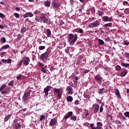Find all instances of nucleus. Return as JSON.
I'll list each match as a JSON object with an SVG mask.
<instances>
[{"label": "nucleus", "mask_w": 129, "mask_h": 129, "mask_svg": "<svg viewBox=\"0 0 129 129\" xmlns=\"http://www.w3.org/2000/svg\"><path fill=\"white\" fill-rule=\"evenodd\" d=\"M67 39L68 42H70V45L73 46V45L75 44V42H76L78 39V35H77V34H73L70 33L67 36Z\"/></svg>", "instance_id": "nucleus-1"}, {"label": "nucleus", "mask_w": 129, "mask_h": 129, "mask_svg": "<svg viewBox=\"0 0 129 129\" xmlns=\"http://www.w3.org/2000/svg\"><path fill=\"white\" fill-rule=\"evenodd\" d=\"M30 63V57H24L22 60H20L19 66H22V64H23L24 66H28Z\"/></svg>", "instance_id": "nucleus-2"}, {"label": "nucleus", "mask_w": 129, "mask_h": 129, "mask_svg": "<svg viewBox=\"0 0 129 129\" xmlns=\"http://www.w3.org/2000/svg\"><path fill=\"white\" fill-rule=\"evenodd\" d=\"M31 95V91H28L25 92L22 97V102L23 103H27L29 101V98H30V96Z\"/></svg>", "instance_id": "nucleus-3"}, {"label": "nucleus", "mask_w": 129, "mask_h": 129, "mask_svg": "<svg viewBox=\"0 0 129 129\" xmlns=\"http://www.w3.org/2000/svg\"><path fill=\"white\" fill-rule=\"evenodd\" d=\"M73 112L72 111H70L68 112L67 113V115H66L64 116V119H68L70 117V119L71 120H76L77 119V116L75 115H73Z\"/></svg>", "instance_id": "nucleus-4"}, {"label": "nucleus", "mask_w": 129, "mask_h": 129, "mask_svg": "<svg viewBox=\"0 0 129 129\" xmlns=\"http://www.w3.org/2000/svg\"><path fill=\"white\" fill-rule=\"evenodd\" d=\"M13 124L15 129H20L22 127V124H21V121H19V119L15 118L13 120Z\"/></svg>", "instance_id": "nucleus-5"}, {"label": "nucleus", "mask_w": 129, "mask_h": 129, "mask_svg": "<svg viewBox=\"0 0 129 129\" xmlns=\"http://www.w3.org/2000/svg\"><path fill=\"white\" fill-rule=\"evenodd\" d=\"M48 58H49V53H48L47 52H45L40 55V60H42V62H45V60H47Z\"/></svg>", "instance_id": "nucleus-6"}, {"label": "nucleus", "mask_w": 129, "mask_h": 129, "mask_svg": "<svg viewBox=\"0 0 129 129\" xmlns=\"http://www.w3.org/2000/svg\"><path fill=\"white\" fill-rule=\"evenodd\" d=\"M90 127H91L92 129H101V127H102V123L97 122L96 127L94 126V124L92 123L90 125Z\"/></svg>", "instance_id": "nucleus-7"}, {"label": "nucleus", "mask_w": 129, "mask_h": 129, "mask_svg": "<svg viewBox=\"0 0 129 129\" xmlns=\"http://www.w3.org/2000/svg\"><path fill=\"white\" fill-rule=\"evenodd\" d=\"M100 25V22L99 20H96L95 22H93L89 24L90 28H96Z\"/></svg>", "instance_id": "nucleus-8"}, {"label": "nucleus", "mask_w": 129, "mask_h": 129, "mask_svg": "<svg viewBox=\"0 0 129 129\" xmlns=\"http://www.w3.org/2000/svg\"><path fill=\"white\" fill-rule=\"evenodd\" d=\"M94 79L98 83H102L103 82V79L100 76V75H97L94 77Z\"/></svg>", "instance_id": "nucleus-9"}, {"label": "nucleus", "mask_w": 129, "mask_h": 129, "mask_svg": "<svg viewBox=\"0 0 129 129\" xmlns=\"http://www.w3.org/2000/svg\"><path fill=\"white\" fill-rule=\"evenodd\" d=\"M92 108L94 110V113H97L99 111V104H95L93 105Z\"/></svg>", "instance_id": "nucleus-10"}, {"label": "nucleus", "mask_w": 129, "mask_h": 129, "mask_svg": "<svg viewBox=\"0 0 129 129\" xmlns=\"http://www.w3.org/2000/svg\"><path fill=\"white\" fill-rule=\"evenodd\" d=\"M40 20L43 22V23H45V24H49V20L44 15V14H42L40 16Z\"/></svg>", "instance_id": "nucleus-11"}, {"label": "nucleus", "mask_w": 129, "mask_h": 129, "mask_svg": "<svg viewBox=\"0 0 129 129\" xmlns=\"http://www.w3.org/2000/svg\"><path fill=\"white\" fill-rule=\"evenodd\" d=\"M51 89H52V87H51L50 86H47L46 88H44V92L46 96H48V95H49V91H50Z\"/></svg>", "instance_id": "nucleus-12"}, {"label": "nucleus", "mask_w": 129, "mask_h": 129, "mask_svg": "<svg viewBox=\"0 0 129 129\" xmlns=\"http://www.w3.org/2000/svg\"><path fill=\"white\" fill-rule=\"evenodd\" d=\"M53 5V7H54L55 9H58L60 6L61 4L58 0H54L52 2Z\"/></svg>", "instance_id": "nucleus-13"}, {"label": "nucleus", "mask_w": 129, "mask_h": 129, "mask_svg": "<svg viewBox=\"0 0 129 129\" xmlns=\"http://www.w3.org/2000/svg\"><path fill=\"white\" fill-rule=\"evenodd\" d=\"M102 19L103 22H111L112 21V17H111L103 16Z\"/></svg>", "instance_id": "nucleus-14"}, {"label": "nucleus", "mask_w": 129, "mask_h": 129, "mask_svg": "<svg viewBox=\"0 0 129 129\" xmlns=\"http://www.w3.org/2000/svg\"><path fill=\"white\" fill-rule=\"evenodd\" d=\"M56 123H57V120H56L55 118L51 119L50 122H49V124L51 125V126H54V125H56Z\"/></svg>", "instance_id": "nucleus-15"}, {"label": "nucleus", "mask_w": 129, "mask_h": 129, "mask_svg": "<svg viewBox=\"0 0 129 129\" xmlns=\"http://www.w3.org/2000/svg\"><path fill=\"white\" fill-rule=\"evenodd\" d=\"M67 90L69 92V94L71 95L72 94H73V89L71 86H69L67 87Z\"/></svg>", "instance_id": "nucleus-16"}, {"label": "nucleus", "mask_w": 129, "mask_h": 129, "mask_svg": "<svg viewBox=\"0 0 129 129\" xmlns=\"http://www.w3.org/2000/svg\"><path fill=\"white\" fill-rule=\"evenodd\" d=\"M28 17H30V18H32V17H34V14H33L31 12H28L27 13H25L24 15L23 16V18H28Z\"/></svg>", "instance_id": "nucleus-17"}, {"label": "nucleus", "mask_w": 129, "mask_h": 129, "mask_svg": "<svg viewBox=\"0 0 129 129\" xmlns=\"http://www.w3.org/2000/svg\"><path fill=\"white\" fill-rule=\"evenodd\" d=\"M114 92L115 95L117 97H118V98H121V96H120V93H119V91L118 90V89H115Z\"/></svg>", "instance_id": "nucleus-18"}, {"label": "nucleus", "mask_w": 129, "mask_h": 129, "mask_svg": "<svg viewBox=\"0 0 129 129\" xmlns=\"http://www.w3.org/2000/svg\"><path fill=\"white\" fill-rule=\"evenodd\" d=\"M126 74H127V70H126L121 72L120 76L121 77H124Z\"/></svg>", "instance_id": "nucleus-19"}, {"label": "nucleus", "mask_w": 129, "mask_h": 129, "mask_svg": "<svg viewBox=\"0 0 129 129\" xmlns=\"http://www.w3.org/2000/svg\"><path fill=\"white\" fill-rule=\"evenodd\" d=\"M44 5L45 7H47V8H49V7H50V6L51 5V2H50L49 1H45L44 3Z\"/></svg>", "instance_id": "nucleus-20"}, {"label": "nucleus", "mask_w": 129, "mask_h": 129, "mask_svg": "<svg viewBox=\"0 0 129 129\" xmlns=\"http://www.w3.org/2000/svg\"><path fill=\"white\" fill-rule=\"evenodd\" d=\"M12 117V114H9L7 115L5 118H4V122H6V121H8L10 118Z\"/></svg>", "instance_id": "nucleus-21"}, {"label": "nucleus", "mask_w": 129, "mask_h": 129, "mask_svg": "<svg viewBox=\"0 0 129 129\" xmlns=\"http://www.w3.org/2000/svg\"><path fill=\"white\" fill-rule=\"evenodd\" d=\"M9 47L10 45L9 44H6L0 48V51H3V50H5V49H9Z\"/></svg>", "instance_id": "nucleus-22"}, {"label": "nucleus", "mask_w": 129, "mask_h": 129, "mask_svg": "<svg viewBox=\"0 0 129 129\" xmlns=\"http://www.w3.org/2000/svg\"><path fill=\"white\" fill-rule=\"evenodd\" d=\"M67 100L68 102H72L73 101V97L71 96H69L67 97Z\"/></svg>", "instance_id": "nucleus-23"}, {"label": "nucleus", "mask_w": 129, "mask_h": 129, "mask_svg": "<svg viewBox=\"0 0 129 129\" xmlns=\"http://www.w3.org/2000/svg\"><path fill=\"white\" fill-rule=\"evenodd\" d=\"M8 89H5V90H3L1 92V94L3 95H6V94H9V91Z\"/></svg>", "instance_id": "nucleus-24"}, {"label": "nucleus", "mask_w": 129, "mask_h": 129, "mask_svg": "<svg viewBox=\"0 0 129 129\" xmlns=\"http://www.w3.org/2000/svg\"><path fill=\"white\" fill-rule=\"evenodd\" d=\"M103 90L106 91L107 89H106L104 87L102 88V89H100L98 92L99 94H102L103 93Z\"/></svg>", "instance_id": "nucleus-25"}, {"label": "nucleus", "mask_w": 129, "mask_h": 129, "mask_svg": "<svg viewBox=\"0 0 129 129\" xmlns=\"http://www.w3.org/2000/svg\"><path fill=\"white\" fill-rule=\"evenodd\" d=\"M46 35H47V37H48V38L49 37H51V30H50L49 29H47L46 30Z\"/></svg>", "instance_id": "nucleus-26"}, {"label": "nucleus", "mask_w": 129, "mask_h": 129, "mask_svg": "<svg viewBox=\"0 0 129 129\" xmlns=\"http://www.w3.org/2000/svg\"><path fill=\"white\" fill-rule=\"evenodd\" d=\"M61 90V89H57L56 88H54L53 92L54 93H55V94H57V93H60V91Z\"/></svg>", "instance_id": "nucleus-27"}, {"label": "nucleus", "mask_w": 129, "mask_h": 129, "mask_svg": "<svg viewBox=\"0 0 129 129\" xmlns=\"http://www.w3.org/2000/svg\"><path fill=\"white\" fill-rule=\"evenodd\" d=\"M6 87H7V84H4L2 85L1 86V87H0V92H2V91L4 90V89H5V88H6Z\"/></svg>", "instance_id": "nucleus-28"}, {"label": "nucleus", "mask_w": 129, "mask_h": 129, "mask_svg": "<svg viewBox=\"0 0 129 129\" xmlns=\"http://www.w3.org/2000/svg\"><path fill=\"white\" fill-rule=\"evenodd\" d=\"M104 26L105 27H112V23H107V24H105L104 25Z\"/></svg>", "instance_id": "nucleus-29"}, {"label": "nucleus", "mask_w": 129, "mask_h": 129, "mask_svg": "<svg viewBox=\"0 0 129 129\" xmlns=\"http://www.w3.org/2000/svg\"><path fill=\"white\" fill-rule=\"evenodd\" d=\"M98 42L100 45H104V41H103V40L102 39H98Z\"/></svg>", "instance_id": "nucleus-30"}, {"label": "nucleus", "mask_w": 129, "mask_h": 129, "mask_svg": "<svg viewBox=\"0 0 129 129\" xmlns=\"http://www.w3.org/2000/svg\"><path fill=\"white\" fill-rule=\"evenodd\" d=\"M56 96L59 99H60L61 97H62V94H61L60 92L58 93L57 94H56Z\"/></svg>", "instance_id": "nucleus-31"}, {"label": "nucleus", "mask_w": 129, "mask_h": 129, "mask_svg": "<svg viewBox=\"0 0 129 129\" xmlns=\"http://www.w3.org/2000/svg\"><path fill=\"white\" fill-rule=\"evenodd\" d=\"M103 106H104V104L102 103L100 107V112H102V111H103Z\"/></svg>", "instance_id": "nucleus-32"}, {"label": "nucleus", "mask_w": 129, "mask_h": 129, "mask_svg": "<svg viewBox=\"0 0 129 129\" xmlns=\"http://www.w3.org/2000/svg\"><path fill=\"white\" fill-rule=\"evenodd\" d=\"M14 82H15V81L12 80L9 83L8 85L9 86H13L14 85Z\"/></svg>", "instance_id": "nucleus-33"}, {"label": "nucleus", "mask_w": 129, "mask_h": 129, "mask_svg": "<svg viewBox=\"0 0 129 129\" xmlns=\"http://www.w3.org/2000/svg\"><path fill=\"white\" fill-rule=\"evenodd\" d=\"M46 46H40L38 47L39 50H45Z\"/></svg>", "instance_id": "nucleus-34"}, {"label": "nucleus", "mask_w": 129, "mask_h": 129, "mask_svg": "<svg viewBox=\"0 0 129 129\" xmlns=\"http://www.w3.org/2000/svg\"><path fill=\"white\" fill-rule=\"evenodd\" d=\"M78 33L80 34H84V32L83 31V29L81 28H79V31Z\"/></svg>", "instance_id": "nucleus-35"}, {"label": "nucleus", "mask_w": 129, "mask_h": 129, "mask_svg": "<svg viewBox=\"0 0 129 129\" xmlns=\"http://www.w3.org/2000/svg\"><path fill=\"white\" fill-rule=\"evenodd\" d=\"M124 116H125L126 117H128V118H129V112H128V111L125 112L124 113Z\"/></svg>", "instance_id": "nucleus-36"}, {"label": "nucleus", "mask_w": 129, "mask_h": 129, "mask_svg": "<svg viewBox=\"0 0 129 129\" xmlns=\"http://www.w3.org/2000/svg\"><path fill=\"white\" fill-rule=\"evenodd\" d=\"M124 14L128 15V14H129V8H126L124 10Z\"/></svg>", "instance_id": "nucleus-37"}, {"label": "nucleus", "mask_w": 129, "mask_h": 129, "mask_svg": "<svg viewBox=\"0 0 129 129\" xmlns=\"http://www.w3.org/2000/svg\"><path fill=\"white\" fill-rule=\"evenodd\" d=\"M115 69H116V70H117V71H119V70H120V69H121V67H120V66H117L115 67Z\"/></svg>", "instance_id": "nucleus-38"}, {"label": "nucleus", "mask_w": 129, "mask_h": 129, "mask_svg": "<svg viewBox=\"0 0 129 129\" xmlns=\"http://www.w3.org/2000/svg\"><path fill=\"white\" fill-rule=\"evenodd\" d=\"M26 29L27 28H26L25 27H23V28H22L21 30V33H24L25 32H26Z\"/></svg>", "instance_id": "nucleus-39"}, {"label": "nucleus", "mask_w": 129, "mask_h": 129, "mask_svg": "<svg viewBox=\"0 0 129 129\" xmlns=\"http://www.w3.org/2000/svg\"><path fill=\"white\" fill-rule=\"evenodd\" d=\"M14 15L15 18H20V15L19 14H18V13H14Z\"/></svg>", "instance_id": "nucleus-40"}, {"label": "nucleus", "mask_w": 129, "mask_h": 129, "mask_svg": "<svg viewBox=\"0 0 129 129\" xmlns=\"http://www.w3.org/2000/svg\"><path fill=\"white\" fill-rule=\"evenodd\" d=\"M41 72L43 73H46L47 71L46 70H45V69L44 68V67H41Z\"/></svg>", "instance_id": "nucleus-41"}, {"label": "nucleus", "mask_w": 129, "mask_h": 129, "mask_svg": "<svg viewBox=\"0 0 129 129\" xmlns=\"http://www.w3.org/2000/svg\"><path fill=\"white\" fill-rule=\"evenodd\" d=\"M21 38H22L21 34H18L17 36V41H20V40H21Z\"/></svg>", "instance_id": "nucleus-42"}, {"label": "nucleus", "mask_w": 129, "mask_h": 129, "mask_svg": "<svg viewBox=\"0 0 129 129\" xmlns=\"http://www.w3.org/2000/svg\"><path fill=\"white\" fill-rule=\"evenodd\" d=\"M74 84L75 86H77V84H78V81L74 80Z\"/></svg>", "instance_id": "nucleus-43"}, {"label": "nucleus", "mask_w": 129, "mask_h": 129, "mask_svg": "<svg viewBox=\"0 0 129 129\" xmlns=\"http://www.w3.org/2000/svg\"><path fill=\"white\" fill-rule=\"evenodd\" d=\"M103 14H104L103 12H102V11L99 12L98 15L100 17H102V16H103Z\"/></svg>", "instance_id": "nucleus-44"}, {"label": "nucleus", "mask_w": 129, "mask_h": 129, "mask_svg": "<svg viewBox=\"0 0 129 129\" xmlns=\"http://www.w3.org/2000/svg\"><path fill=\"white\" fill-rule=\"evenodd\" d=\"M45 116H44V115H42L40 117V120L42 121L43 120V119H45Z\"/></svg>", "instance_id": "nucleus-45"}, {"label": "nucleus", "mask_w": 129, "mask_h": 129, "mask_svg": "<svg viewBox=\"0 0 129 129\" xmlns=\"http://www.w3.org/2000/svg\"><path fill=\"white\" fill-rule=\"evenodd\" d=\"M124 55L126 58H129V53L128 52H125Z\"/></svg>", "instance_id": "nucleus-46"}, {"label": "nucleus", "mask_w": 129, "mask_h": 129, "mask_svg": "<svg viewBox=\"0 0 129 129\" xmlns=\"http://www.w3.org/2000/svg\"><path fill=\"white\" fill-rule=\"evenodd\" d=\"M2 42H3V43H6L7 42V40L6 39V38H2L1 39Z\"/></svg>", "instance_id": "nucleus-47"}, {"label": "nucleus", "mask_w": 129, "mask_h": 129, "mask_svg": "<svg viewBox=\"0 0 129 129\" xmlns=\"http://www.w3.org/2000/svg\"><path fill=\"white\" fill-rule=\"evenodd\" d=\"M116 123H117V124H121V122H120V121L118 120H116L115 121Z\"/></svg>", "instance_id": "nucleus-48"}, {"label": "nucleus", "mask_w": 129, "mask_h": 129, "mask_svg": "<svg viewBox=\"0 0 129 129\" xmlns=\"http://www.w3.org/2000/svg\"><path fill=\"white\" fill-rule=\"evenodd\" d=\"M82 10H83V8H82V7H80L79 9V12L82 13Z\"/></svg>", "instance_id": "nucleus-49"}, {"label": "nucleus", "mask_w": 129, "mask_h": 129, "mask_svg": "<svg viewBox=\"0 0 129 129\" xmlns=\"http://www.w3.org/2000/svg\"><path fill=\"white\" fill-rule=\"evenodd\" d=\"M7 62L6 63H8V64H10V63H12V59H8V60H7Z\"/></svg>", "instance_id": "nucleus-50"}, {"label": "nucleus", "mask_w": 129, "mask_h": 129, "mask_svg": "<svg viewBox=\"0 0 129 129\" xmlns=\"http://www.w3.org/2000/svg\"><path fill=\"white\" fill-rule=\"evenodd\" d=\"M89 70H86L85 71H84L83 73V74H86L87 73H88L89 72Z\"/></svg>", "instance_id": "nucleus-51"}, {"label": "nucleus", "mask_w": 129, "mask_h": 129, "mask_svg": "<svg viewBox=\"0 0 129 129\" xmlns=\"http://www.w3.org/2000/svg\"><path fill=\"white\" fill-rule=\"evenodd\" d=\"M105 40L106 42H109V40H110V38H109V37L107 36V37L106 38Z\"/></svg>", "instance_id": "nucleus-52"}, {"label": "nucleus", "mask_w": 129, "mask_h": 129, "mask_svg": "<svg viewBox=\"0 0 129 129\" xmlns=\"http://www.w3.org/2000/svg\"><path fill=\"white\" fill-rule=\"evenodd\" d=\"M0 18H5V15L3 13H0Z\"/></svg>", "instance_id": "nucleus-53"}, {"label": "nucleus", "mask_w": 129, "mask_h": 129, "mask_svg": "<svg viewBox=\"0 0 129 129\" xmlns=\"http://www.w3.org/2000/svg\"><path fill=\"white\" fill-rule=\"evenodd\" d=\"M62 25H64V22H63L62 20H61V21H60L59 22V26H62Z\"/></svg>", "instance_id": "nucleus-54"}, {"label": "nucleus", "mask_w": 129, "mask_h": 129, "mask_svg": "<svg viewBox=\"0 0 129 129\" xmlns=\"http://www.w3.org/2000/svg\"><path fill=\"white\" fill-rule=\"evenodd\" d=\"M74 80L78 81V80H79V78H78V77H77V76H76V77H74Z\"/></svg>", "instance_id": "nucleus-55"}, {"label": "nucleus", "mask_w": 129, "mask_h": 129, "mask_svg": "<svg viewBox=\"0 0 129 129\" xmlns=\"http://www.w3.org/2000/svg\"><path fill=\"white\" fill-rule=\"evenodd\" d=\"M79 103V101H78V100H76V101H75V104L76 105H78Z\"/></svg>", "instance_id": "nucleus-56"}, {"label": "nucleus", "mask_w": 129, "mask_h": 129, "mask_svg": "<svg viewBox=\"0 0 129 129\" xmlns=\"http://www.w3.org/2000/svg\"><path fill=\"white\" fill-rule=\"evenodd\" d=\"M2 62H3V63H7V59H3L1 60Z\"/></svg>", "instance_id": "nucleus-57"}, {"label": "nucleus", "mask_w": 129, "mask_h": 129, "mask_svg": "<svg viewBox=\"0 0 129 129\" xmlns=\"http://www.w3.org/2000/svg\"><path fill=\"white\" fill-rule=\"evenodd\" d=\"M16 11H17L18 12H20V11H21V9H20L19 7H16Z\"/></svg>", "instance_id": "nucleus-58"}, {"label": "nucleus", "mask_w": 129, "mask_h": 129, "mask_svg": "<svg viewBox=\"0 0 129 129\" xmlns=\"http://www.w3.org/2000/svg\"><path fill=\"white\" fill-rule=\"evenodd\" d=\"M39 66L40 67H43V66H44V64H43L42 63H41V62H39Z\"/></svg>", "instance_id": "nucleus-59"}, {"label": "nucleus", "mask_w": 129, "mask_h": 129, "mask_svg": "<svg viewBox=\"0 0 129 129\" xmlns=\"http://www.w3.org/2000/svg\"><path fill=\"white\" fill-rule=\"evenodd\" d=\"M127 4H128V2L125 1L123 2V5L124 6H126V5H127Z\"/></svg>", "instance_id": "nucleus-60"}, {"label": "nucleus", "mask_w": 129, "mask_h": 129, "mask_svg": "<svg viewBox=\"0 0 129 129\" xmlns=\"http://www.w3.org/2000/svg\"><path fill=\"white\" fill-rule=\"evenodd\" d=\"M33 14H34V15H37V14H39V11H35L33 12Z\"/></svg>", "instance_id": "nucleus-61"}, {"label": "nucleus", "mask_w": 129, "mask_h": 129, "mask_svg": "<svg viewBox=\"0 0 129 129\" xmlns=\"http://www.w3.org/2000/svg\"><path fill=\"white\" fill-rule=\"evenodd\" d=\"M21 77H22V76H18V77H17V79H18V80H20L21 79Z\"/></svg>", "instance_id": "nucleus-62"}, {"label": "nucleus", "mask_w": 129, "mask_h": 129, "mask_svg": "<svg viewBox=\"0 0 129 129\" xmlns=\"http://www.w3.org/2000/svg\"><path fill=\"white\" fill-rule=\"evenodd\" d=\"M54 67H53V66H52V67H51V68H50V70L51 71H53V70H54Z\"/></svg>", "instance_id": "nucleus-63"}, {"label": "nucleus", "mask_w": 129, "mask_h": 129, "mask_svg": "<svg viewBox=\"0 0 129 129\" xmlns=\"http://www.w3.org/2000/svg\"><path fill=\"white\" fill-rule=\"evenodd\" d=\"M124 45H125L126 46H127L129 44V42H127L126 41H125L124 43Z\"/></svg>", "instance_id": "nucleus-64"}]
</instances>
